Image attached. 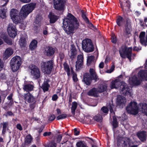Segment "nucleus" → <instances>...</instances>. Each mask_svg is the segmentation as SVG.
Listing matches in <instances>:
<instances>
[{
  "label": "nucleus",
  "instance_id": "nucleus-1",
  "mask_svg": "<svg viewBox=\"0 0 147 147\" xmlns=\"http://www.w3.org/2000/svg\"><path fill=\"white\" fill-rule=\"evenodd\" d=\"M36 6V4L34 3L26 4L22 6L19 14L16 9H11L10 11V16L12 20L16 24L20 23L32 12Z\"/></svg>",
  "mask_w": 147,
  "mask_h": 147
},
{
  "label": "nucleus",
  "instance_id": "nucleus-2",
  "mask_svg": "<svg viewBox=\"0 0 147 147\" xmlns=\"http://www.w3.org/2000/svg\"><path fill=\"white\" fill-rule=\"evenodd\" d=\"M63 24L65 32L70 35L74 33L75 30L79 26L78 21L70 13H68L67 17L63 20Z\"/></svg>",
  "mask_w": 147,
  "mask_h": 147
},
{
  "label": "nucleus",
  "instance_id": "nucleus-3",
  "mask_svg": "<svg viewBox=\"0 0 147 147\" xmlns=\"http://www.w3.org/2000/svg\"><path fill=\"white\" fill-rule=\"evenodd\" d=\"M121 84V81L119 78H117L112 80L111 82L110 87L111 89H117L120 86V92L121 94L125 95L131 96L132 94L131 89L127 88V84L124 82H122Z\"/></svg>",
  "mask_w": 147,
  "mask_h": 147
},
{
  "label": "nucleus",
  "instance_id": "nucleus-4",
  "mask_svg": "<svg viewBox=\"0 0 147 147\" xmlns=\"http://www.w3.org/2000/svg\"><path fill=\"white\" fill-rule=\"evenodd\" d=\"M138 76L139 79L135 76L129 78V83L130 85L133 86L139 85L140 84L141 80H147V70L140 71L138 73Z\"/></svg>",
  "mask_w": 147,
  "mask_h": 147
},
{
  "label": "nucleus",
  "instance_id": "nucleus-5",
  "mask_svg": "<svg viewBox=\"0 0 147 147\" xmlns=\"http://www.w3.org/2000/svg\"><path fill=\"white\" fill-rule=\"evenodd\" d=\"M11 69L13 72H15L19 69L21 64V59L18 56H16L12 58L10 63Z\"/></svg>",
  "mask_w": 147,
  "mask_h": 147
},
{
  "label": "nucleus",
  "instance_id": "nucleus-6",
  "mask_svg": "<svg viewBox=\"0 0 147 147\" xmlns=\"http://www.w3.org/2000/svg\"><path fill=\"white\" fill-rule=\"evenodd\" d=\"M131 48H126L125 47H122L119 50L120 54L121 57L124 58L126 56L130 60H131L132 58H134L133 55L135 56L134 54L132 55L131 54Z\"/></svg>",
  "mask_w": 147,
  "mask_h": 147
},
{
  "label": "nucleus",
  "instance_id": "nucleus-7",
  "mask_svg": "<svg viewBox=\"0 0 147 147\" xmlns=\"http://www.w3.org/2000/svg\"><path fill=\"white\" fill-rule=\"evenodd\" d=\"M53 64L52 60L47 61L42 63L41 67L42 71L45 74H50L53 67Z\"/></svg>",
  "mask_w": 147,
  "mask_h": 147
},
{
  "label": "nucleus",
  "instance_id": "nucleus-8",
  "mask_svg": "<svg viewBox=\"0 0 147 147\" xmlns=\"http://www.w3.org/2000/svg\"><path fill=\"white\" fill-rule=\"evenodd\" d=\"M126 110L129 113L134 115L137 114L138 112L137 103L135 102H131L127 106Z\"/></svg>",
  "mask_w": 147,
  "mask_h": 147
},
{
  "label": "nucleus",
  "instance_id": "nucleus-9",
  "mask_svg": "<svg viewBox=\"0 0 147 147\" xmlns=\"http://www.w3.org/2000/svg\"><path fill=\"white\" fill-rule=\"evenodd\" d=\"M82 48L83 50L86 52H91L94 50L91 40L89 39H86L83 41Z\"/></svg>",
  "mask_w": 147,
  "mask_h": 147
},
{
  "label": "nucleus",
  "instance_id": "nucleus-10",
  "mask_svg": "<svg viewBox=\"0 0 147 147\" xmlns=\"http://www.w3.org/2000/svg\"><path fill=\"white\" fill-rule=\"evenodd\" d=\"M130 144V140L129 138L120 137L118 139L117 145L119 147H129Z\"/></svg>",
  "mask_w": 147,
  "mask_h": 147
},
{
  "label": "nucleus",
  "instance_id": "nucleus-11",
  "mask_svg": "<svg viewBox=\"0 0 147 147\" xmlns=\"http://www.w3.org/2000/svg\"><path fill=\"white\" fill-rule=\"evenodd\" d=\"M24 97L26 102L29 103H33L30 105V107L32 109H33L35 107L34 104L36 101V98L29 92L24 94Z\"/></svg>",
  "mask_w": 147,
  "mask_h": 147
},
{
  "label": "nucleus",
  "instance_id": "nucleus-12",
  "mask_svg": "<svg viewBox=\"0 0 147 147\" xmlns=\"http://www.w3.org/2000/svg\"><path fill=\"white\" fill-rule=\"evenodd\" d=\"M53 7L56 9L61 10L63 9L64 2L63 0H53Z\"/></svg>",
  "mask_w": 147,
  "mask_h": 147
},
{
  "label": "nucleus",
  "instance_id": "nucleus-13",
  "mask_svg": "<svg viewBox=\"0 0 147 147\" xmlns=\"http://www.w3.org/2000/svg\"><path fill=\"white\" fill-rule=\"evenodd\" d=\"M31 73L32 75L36 78H39L40 76V71L38 68L36 66L31 65L29 66Z\"/></svg>",
  "mask_w": 147,
  "mask_h": 147
},
{
  "label": "nucleus",
  "instance_id": "nucleus-14",
  "mask_svg": "<svg viewBox=\"0 0 147 147\" xmlns=\"http://www.w3.org/2000/svg\"><path fill=\"white\" fill-rule=\"evenodd\" d=\"M83 55L82 54L78 55L76 65V67L77 71L82 68L83 63Z\"/></svg>",
  "mask_w": 147,
  "mask_h": 147
},
{
  "label": "nucleus",
  "instance_id": "nucleus-15",
  "mask_svg": "<svg viewBox=\"0 0 147 147\" xmlns=\"http://www.w3.org/2000/svg\"><path fill=\"white\" fill-rule=\"evenodd\" d=\"M131 30L132 29L130 23L129 22H127L125 25V28L123 30V36L126 37L129 36L130 35Z\"/></svg>",
  "mask_w": 147,
  "mask_h": 147
},
{
  "label": "nucleus",
  "instance_id": "nucleus-16",
  "mask_svg": "<svg viewBox=\"0 0 147 147\" xmlns=\"http://www.w3.org/2000/svg\"><path fill=\"white\" fill-rule=\"evenodd\" d=\"M120 3L123 11L128 10L130 7V3L128 0L120 1Z\"/></svg>",
  "mask_w": 147,
  "mask_h": 147
},
{
  "label": "nucleus",
  "instance_id": "nucleus-17",
  "mask_svg": "<svg viewBox=\"0 0 147 147\" xmlns=\"http://www.w3.org/2000/svg\"><path fill=\"white\" fill-rule=\"evenodd\" d=\"M126 102L125 98L120 95L117 96V105L121 107H123Z\"/></svg>",
  "mask_w": 147,
  "mask_h": 147
},
{
  "label": "nucleus",
  "instance_id": "nucleus-18",
  "mask_svg": "<svg viewBox=\"0 0 147 147\" xmlns=\"http://www.w3.org/2000/svg\"><path fill=\"white\" fill-rule=\"evenodd\" d=\"M145 32H141L140 36L139 38H140V41L141 43L146 46V43L147 42V36L145 37Z\"/></svg>",
  "mask_w": 147,
  "mask_h": 147
},
{
  "label": "nucleus",
  "instance_id": "nucleus-19",
  "mask_svg": "<svg viewBox=\"0 0 147 147\" xmlns=\"http://www.w3.org/2000/svg\"><path fill=\"white\" fill-rule=\"evenodd\" d=\"M13 50L12 49L10 48L7 49L3 54V58L4 59L6 60L8 59L13 54Z\"/></svg>",
  "mask_w": 147,
  "mask_h": 147
},
{
  "label": "nucleus",
  "instance_id": "nucleus-20",
  "mask_svg": "<svg viewBox=\"0 0 147 147\" xmlns=\"http://www.w3.org/2000/svg\"><path fill=\"white\" fill-rule=\"evenodd\" d=\"M23 89L27 92L32 90L34 88V86L32 84H30L29 82L25 81L23 85Z\"/></svg>",
  "mask_w": 147,
  "mask_h": 147
},
{
  "label": "nucleus",
  "instance_id": "nucleus-21",
  "mask_svg": "<svg viewBox=\"0 0 147 147\" xmlns=\"http://www.w3.org/2000/svg\"><path fill=\"white\" fill-rule=\"evenodd\" d=\"M84 81L85 83L87 85H89L91 82L92 78L89 74L86 73L84 76Z\"/></svg>",
  "mask_w": 147,
  "mask_h": 147
},
{
  "label": "nucleus",
  "instance_id": "nucleus-22",
  "mask_svg": "<svg viewBox=\"0 0 147 147\" xmlns=\"http://www.w3.org/2000/svg\"><path fill=\"white\" fill-rule=\"evenodd\" d=\"M41 20L42 18L40 16L38 15L36 16V18L34 22V23H35L36 25H35V24H34V28L35 30L38 29L39 26L40 25Z\"/></svg>",
  "mask_w": 147,
  "mask_h": 147
},
{
  "label": "nucleus",
  "instance_id": "nucleus-23",
  "mask_svg": "<svg viewBox=\"0 0 147 147\" xmlns=\"http://www.w3.org/2000/svg\"><path fill=\"white\" fill-rule=\"evenodd\" d=\"M55 49L52 47H47L45 49V54L47 56H50L54 54Z\"/></svg>",
  "mask_w": 147,
  "mask_h": 147
},
{
  "label": "nucleus",
  "instance_id": "nucleus-24",
  "mask_svg": "<svg viewBox=\"0 0 147 147\" xmlns=\"http://www.w3.org/2000/svg\"><path fill=\"white\" fill-rule=\"evenodd\" d=\"M141 108L140 110L142 113L147 115V104L145 103H141L140 105Z\"/></svg>",
  "mask_w": 147,
  "mask_h": 147
},
{
  "label": "nucleus",
  "instance_id": "nucleus-25",
  "mask_svg": "<svg viewBox=\"0 0 147 147\" xmlns=\"http://www.w3.org/2000/svg\"><path fill=\"white\" fill-rule=\"evenodd\" d=\"M137 135L139 138L142 141H144L146 140V134L144 131L138 132Z\"/></svg>",
  "mask_w": 147,
  "mask_h": 147
},
{
  "label": "nucleus",
  "instance_id": "nucleus-26",
  "mask_svg": "<svg viewBox=\"0 0 147 147\" xmlns=\"http://www.w3.org/2000/svg\"><path fill=\"white\" fill-rule=\"evenodd\" d=\"M3 5L1 9L0 10V17L2 19L5 18L6 17V13L7 9L5 7L3 8Z\"/></svg>",
  "mask_w": 147,
  "mask_h": 147
},
{
  "label": "nucleus",
  "instance_id": "nucleus-27",
  "mask_svg": "<svg viewBox=\"0 0 147 147\" xmlns=\"http://www.w3.org/2000/svg\"><path fill=\"white\" fill-rule=\"evenodd\" d=\"M98 93L97 90L95 88H93L90 90L88 93V94L90 96L96 97Z\"/></svg>",
  "mask_w": 147,
  "mask_h": 147
},
{
  "label": "nucleus",
  "instance_id": "nucleus-28",
  "mask_svg": "<svg viewBox=\"0 0 147 147\" xmlns=\"http://www.w3.org/2000/svg\"><path fill=\"white\" fill-rule=\"evenodd\" d=\"M49 17L50 19V22L51 23H55L58 19L57 16L51 13L49 14Z\"/></svg>",
  "mask_w": 147,
  "mask_h": 147
},
{
  "label": "nucleus",
  "instance_id": "nucleus-29",
  "mask_svg": "<svg viewBox=\"0 0 147 147\" xmlns=\"http://www.w3.org/2000/svg\"><path fill=\"white\" fill-rule=\"evenodd\" d=\"M125 22V20L121 16L118 17L116 21V23L119 26H122Z\"/></svg>",
  "mask_w": 147,
  "mask_h": 147
},
{
  "label": "nucleus",
  "instance_id": "nucleus-30",
  "mask_svg": "<svg viewBox=\"0 0 147 147\" xmlns=\"http://www.w3.org/2000/svg\"><path fill=\"white\" fill-rule=\"evenodd\" d=\"M49 80L46 79L42 86V88L44 92L47 91L49 87V85L48 84V82H49Z\"/></svg>",
  "mask_w": 147,
  "mask_h": 147
},
{
  "label": "nucleus",
  "instance_id": "nucleus-31",
  "mask_svg": "<svg viewBox=\"0 0 147 147\" xmlns=\"http://www.w3.org/2000/svg\"><path fill=\"white\" fill-rule=\"evenodd\" d=\"M16 30L15 26L13 24L10 23H9L7 26V31L8 34H11V31L12 30Z\"/></svg>",
  "mask_w": 147,
  "mask_h": 147
},
{
  "label": "nucleus",
  "instance_id": "nucleus-32",
  "mask_svg": "<svg viewBox=\"0 0 147 147\" xmlns=\"http://www.w3.org/2000/svg\"><path fill=\"white\" fill-rule=\"evenodd\" d=\"M37 41L35 40H33L30 45V48L31 50L35 49L37 47Z\"/></svg>",
  "mask_w": 147,
  "mask_h": 147
},
{
  "label": "nucleus",
  "instance_id": "nucleus-33",
  "mask_svg": "<svg viewBox=\"0 0 147 147\" xmlns=\"http://www.w3.org/2000/svg\"><path fill=\"white\" fill-rule=\"evenodd\" d=\"M90 72L91 76V78L92 77L93 79L95 80H97L98 79V76L96 74L94 69H93L91 68L90 70Z\"/></svg>",
  "mask_w": 147,
  "mask_h": 147
},
{
  "label": "nucleus",
  "instance_id": "nucleus-34",
  "mask_svg": "<svg viewBox=\"0 0 147 147\" xmlns=\"http://www.w3.org/2000/svg\"><path fill=\"white\" fill-rule=\"evenodd\" d=\"M19 44L21 47H23L26 46V44L25 38L21 37L19 41Z\"/></svg>",
  "mask_w": 147,
  "mask_h": 147
},
{
  "label": "nucleus",
  "instance_id": "nucleus-35",
  "mask_svg": "<svg viewBox=\"0 0 147 147\" xmlns=\"http://www.w3.org/2000/svg\"><path fill=\"white\" fill-rule=\"evenodd\" d=\"M107 86L106 85H101L99 86L97 90L98 92H102L105 91L107 89Z\"/></svg>",
  "mask_w": 147,
  "mask_h": 147
},
{
  "label": "nucleus",
  "instance_id": "nucleus-36",
  "mask_svg": "<svg viewBox=\"0 0 147 147\" xmlns=\"http://www.w3.org/2000/svg\"><path fill=\"white\" fill-rule=\"evenodd\" d=\"M103 116L100 113L96 115L94 117V119L97 121L101 122L102 120V116Z\"/></svg>",
  "mask_w": 147,
  "mask_h": 147
},
{
  "label": "nucleus",
  "instance_id": "nucleus-37",
  "mask_svg": "<svg viewBox=\"0 0 147 147\" xmlns=\"http://www.w3.org/2000/svg\"><path fill=\"white\" fill-rule=\"evenodd\" d=\"M77 105V103L76 102H73L72 103L71 108L72 114L74 115H75V110Z\"/></svg>",
  "mask_w": 147,
  "mask_h": 147
},
{
  "label": "nucleus",
  "instance_id": "nucleus-38",
  "mask_svg": "<svg viewBox=\"0 0 147 147\" xmlns=\"http://www.w3.org/2000/svg\"><path fill=\"white\" fill-rule=\"evenodd\" d=\"M1 125L3 127L2 134H4L6 132V128L8 125V123L3 122L1 124Z\"/></svg>",
  "mask_w": 147,
  "mask_h": 147
},
{
  "label": "nucleus",
  "instance_id": "nucleus-39",
  "mask_svg": "<svg viewBox=\"0 0 147 147\" xmlns=\"http://www.w3.org/2000/svg\"><path fill=\"white\" fill-rule=\"evenodd\" d=\"M71 57L72 58L76 54V50L75 47V46L74 45H71Z\"/></svg>",
  "mask_w": 147,
  "mask_h": 147
},
{
  "label": "nucleus",
  "instance_id": "nucleus-40",
  "mask_svg": "<svg viewBox=\"0 0 147 147\" xmlns=\"http://www.w3.org/2000/svg\"><path fill=\"white\" fill-rule=\"evenodd\" d=\"M108 109L107 107H103L101 109L100 113L104 116L105 114L104 113H108Z\"/></svg>",
  "mask_w": 147,
  "mask_h": 147
},
{
  "label": "nucleus",
  "instance_id": "nucleus-41",
  "mask_svg": "<svg viewBox=\"0 0 147 147\" xmlns=\"http://www.w3.org/2000/svg\"><path fill=\"white\" fill-rule=\"evenodd\" d=\"M32 140V138L30 135L26 136L25 140V143L26 144H28L30 143Z\"/></svg>",
  "mask_w": 147,
  "mask_h": 147
},
{
  "label": "nucleus",
  "instance_id": "nucleus-42",
  "mask_svg": "<svg viewBox=\"0 0 147 147\" xmlns=\"http://www.w3.org/2000/svg\"><path fill=\"white\" fill-rule=\"evenodd\" d=\"M94 57L92 55L88 56L87 59V64L89 65L93 61Z\"/></svg>",
  "mask_w": 147,
  "mask_h": 147
},
{
  "label": "nucleus",
  "instance_id": "nucleus-43",
  "mask_svg": "<svg viewBox=\"0 0 147 147\" xmlns=\"http://www.w3.org/2000/svg\"><path fill=\"white\" fill-rule=\"evenodd\" d=\"M77 147H87L86 144L84 142H80L76 144Z\"/></svg>",
  "mask_w": 147,
  "mask_h": 147
},
{
  "label": "nucleus",
  "instance_id": "nucleus-44",
  "mask_svg": "<svg viewBox=\"0 0 147 147\" xmlns=\"http://www.w3.org/2000/svg\"><path fill=\"white\" fill-rule=\"evenodd\" d=\"M118 122L117 121V118L115 117H113V125L114 128H115L118 127Z\"/></svg>",
  "mask_w": 147,
  "mask_h": 147
},
{
  "label": "nucleus",
  "instance_id": "nucleus-45",
  "mask_svg": "<svg viewBox=\"0 0 147 147\" xmlns=\"http://www.w3.org/2000/svg\"><path fill=\"white\" fill-rule=\"evenodd\" d=\"M64 67L65 70L67 72V75L68 76H69L70 74V70L69 66L67 65H64Z\"/></svg>",
  "mask_w": 147,
  "mask_h": 147
},
{
  "label": "nucleus",
  "instance_id": "nucleus-46",
  "mask_svg": "<svg viewBox=\"0 0 147 147\" xmlns=\"http://www.w3.org/2000/svg\"><path fill=\"white\" fill-rule=\"evenodd\" d=\"M56 144L53 142L49 143L48 145L45 146V147H56Z\"/></svg>",
  "mask_w": 147,
  "mask_h": 147
},
{
  "label": "nucleus",
  "instance_id": "nucleus-47",
  "mask_svg": "<svg viewBox=\"0 0 147 147\" xmlns=\"http://www.w3.org/2000/svg\"><path fill=\"white\" fill-rule=\"evenodd\" d=\"M66 117L67 115L66 114H62L58 116L56 118V119L57 120H59L61 119H64L66 118Z\"/></svg>",
  "mask_w": 147,
  "mask_h": 147
},
{
  "label": "nucleus",
  "instance_id": "nucleus-48",
  "mask_svg": "<svg viewBox=\"0 0 147 147\" xmlns=\"http://www.w3.org/2000/svg\"><path fill=\"white\" fill-rule=\"evenodd\" d=\"M11 34H8L10 37L12 38H14L17 34L16 30H12L11 31Z\"/></svg>",
  "mask_w": 147,
  "mask_h": 147
},
{
  "label": "nucleus",
  "instance_id": "nucleus-49",
  "mask_svg": "<svg viewBox=\"0 0 147 147\" xmlns=\"http://www.w3.org/2000/svg\"><path fill=\"white\" fill-rule=\"evenodd\" d=\"M111 40L112 42L113 43H115L117 42V39L116 36L114 34L112 35Z\"/></svg>",
  "mask_w": 147,
  "mask_h": 147
},
{
  "label": "nucleus",
  "instance_id": "nucleus-50",
  "mask_svg": "<svg viewBox=\"0 0 147 147\" xmlns=\"http://www.w3.org/2000/svg\"><path fill=\"white\" fill-rule=\"evenodd\" d=\"M86 23L88 24V27L91 29L93 30L96 29V27H94L91 23L89 21H88V22H87Z\"/></svg>",
  "mask_w": 147,
  "mask_h": 147
},
{
  "label": "nucleus",
  "instance_id": "nucleus-51",
  "mask_svg": "<svg viewBox=\"0 0 147 147\" xmlns=\"http://www.w3.org/2000/svg\"><path fill=\"white\" fill-rule=\"evenodd\" d=\"M5 41L9 45H11L12 42L11 39L9 38H6L4 39Z\"/></svg>",
  "mask_w": 147,
  "mask_h": 147
},
{
  "label": "nucleus",
  "instance_id": "nucleus-52",
  "mask_svg": "<svg viewBox=\"0 0 147 147\" xmlns=\"http://www.w3.org/2000/svg\"><path fill=\"white\" fill-rule=\"evenodd\" d=\"M91 119H92V118L90 116H87L84 117L85 121L88 122H91Z\"/></svg>",
  "mask_w": 147,
  "mask_h": 147
},
{
  "label": "nucleus",
  "instance_id": "nucleus-53",
  "mask_svg": "<svg viewBox=\"0 0 147 147\" xmlns=\"http://www.w3.org/2000/svg\"><path fill=\"white\" fill-rule=\"evenodd\" d=\"M82 17L86 23L87 22H88V21H89V20L87 18L86 15L83 13H82Z\"/></svg>",
  "mask_w": 147,
  "mask_h": 147
},
{
  "label": "nucleus",
  "instance_id": "nucleus-54",
  "mask_svg": "<svg viewBox=\"0 0 147 147\" xmlns=\"http://www.w3.org/2000/svg\"><path fill=\"white\" fill-rule=\"evenodd\" d=\"M115 68V66L114 65H113L111 66V69L109 70H108L107 71V73H110L113 71Z\"/></svg>",
  "mask_w": 147,
  "mask_h": 147
},
{
  "label": "nucleus",
  "instance_id": "nucleus-55",
  "mask_svg": "<svg viewBox=\"0 0 147 147\" xmlns=\"http://www.w3.org/2000/svg\"><path fill=\"white\" fill-rule=\"evenodd\" d=\"M55 116L54 115H51L49 117V120L52 121L55 119Z\"/></svg>",
  "mask_w": 147,
  "mask_h": 147
},
{
  "label": "nucleus",
  "instance_id": "nucleus-56",
  "mask_svg": "<svg viewBox=\"0 0 147 147\" xmlns=\"http://www.w3.org/2000/svg\"><path fill=\"white\" fill-rule=\"evenodd\" d=\"M141 49V47H134L133 49V50L134 51H139Z\"/></svg>",
  "mask_w": 147,
  "mask_h": 147
},
{
  "label": "nucleus",
  "instance_id": "nucleus-57",
  "mask_svg": "<svg viewBox=\"0 0 147 147\" xmlns=\"http://www.w3.org/2000/svg\"><path fill=\"white\" fill-rule=\"evenodd\" d=\"M59 57L61 61H62L64 57V55L63 53H59Z\"/></svg>",
  "mask_w": 147,
  "mask_h": 147
},
{
  "label": "nucleus",
  "instance_id": "nucleus-58",
  "mask_svg": "<svg viewBox=\"0 0 147 147\" xmlns=\"http://www.w3.org/2000/svg\"><path fill=\"white\" fill-rule=\"evenodd\" d=\"M3 66V63L0 59V71L2 69Z\"/></svg>",
  "mask_w": 147,
  "mask_h": 147
},
{
  "label": "nucleus",
  "instance_id": "nucleus-59",
  "mask_svg": "<svg viewBox=\"0 0 147 147\" xmlns=\"http://www.w3.org/2000/svg\"><path fill=\"white\" fill-rule=\"evenodd\" d=\"M62 136L61 135H59L57 138V141L58 142H60L62 139Z\"/></svg>",
  "mask_w": 147,
  "mask_h": 147
},
{
  "label": "nucleus",
  "instance_id": "nucleus-60",
  "mask_svg": "<svg viewBox=\"0 0 147 147\" xmlns=\"http://www.w3.org/2000/svg\"><path fill=\"white\" fill-rule=\"evenodd\" d=\"M58 98V96L57 94L54 95L52 97V99L53 100H56Z\"/></svg>",
  "mask_w": 147,
  "mask_h": 147
},
{
  "label": "nucleus",
  "instance_id": "nucleus-61",
  "mask_svg": "<svg viewBox=\"0 0 147 147\" xmlns=\"http://www.w3.org/2000/svg\"><path fill=\"white\" fill-rule=\"evenodd\" d=\"M16 127H17V128L18 129L20 130L21 131L22 130V127L21 125L20 124H18L17 125Z\"/></svg>",
  "mask_w": 147,
  "mask_h": 147
},
{
  "label": "nucleus",
  "instance_id": "nucleus-62",
  "mask_svg": "<svg viewBox=\"0 0 147 147\" xmlns=\"http://www.w3.org/2000/svg\"><path fill=\"white\" fill-rule=\"evenodd\" d=\"M113 105H111L109 106V108L110 111L111 113H114V112L113 109Z\"/></svg>",
  "mask_w": 147,
  "mask_h": 147
},
{
  "label": "nucleus",
  "instance_id": "nucleus-63",
  "mask_svg": "<svg viewBox=\"0 0 147 147\" xmlns=\"http://www.w3.org/2000/svg\"><path fill=\"white\" fill-rule=\"evenodd\" d=\"M51 134V132H46L44 133L43 135L44 136H50Z\"/></svg>",
  "mask_w": 147,
  "mask_h": 147
},
{
  "label": "nucleus",
  "instance_id": "nucleus-64",
  "mask_svg": "<svg viewBox=\"0 0 147 147\" xmlns=\"http://www.w3.org/2000/svg\"><path fill=\"white\" fill-rule=\"evenodd\" d=\"M73 79L74 82H76L78 81V78L75 75H74L73 76Z\"/></svg>",
  "mask_w": 147,
  "mask_h": 147
}]
</instances>
